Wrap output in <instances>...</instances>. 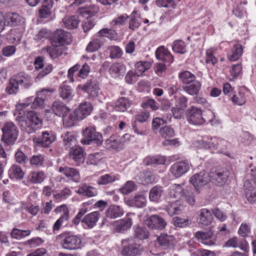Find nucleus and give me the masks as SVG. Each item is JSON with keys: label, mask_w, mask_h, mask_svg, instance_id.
Masks as SVG:
<instances>
[{"label": "nucleus", "mask_w": 256, "mask_h": 256, "mask_svg": "<svg viewBox=\"0 0 256 256\" xmlns=\"http://www.w3.org/2000/svg\"><path fill=\"white\" fill-rule=\"evenodd\" d=\"M176 241L173 236L162 234L156 238V244L162 250H170L174 248Z\"/></svg>", "instance_id": "9b49d317"}, {"label": "nucleus", "mask_w": 256, "mask_h": 256, "mask_svg": "<svg viewBox=\"0 0 256 256\" xmlns=\"http://www.w3.org/2000/svg\"><path fill=\"white\" fill-rule=\"evenodd\" d=\"M163 192L162 187L158 186H154L150 191V200L152 202H158Z\"/></svg>", "instance_id": "de8ad7c7"}, {"label": "nucleus", "mask_w": 256, "mask_h": 256, "mask_svg": "<svg viewBox=\"0 0 256 256\" xmlns=\"http://www.w3.org/2000/svg\"><path fill=\"white\" fill-rule=\"evenodd\" d=\"M22 19V17L16 13L8 12L4 16V22L6 24L14 26L18 24Z\"/></svg>", "instance_id": "a19ab883"}, {"label": "nucleus", "mask_w": 256, "mask_h": 256, "mask_svg": "<svg viewBox=\"0 0 256 256\" xmlns=\"http://www.w3.org/2000/svg\"><path fill=\"white\" fill-rule=\"evenodd\" d=\"M97 36L98 38H102L104 40V38L113 40L116 38V34L114 30L108 28H102L98 32Z\"/></svg>", "instance_id": "bf43d9fd"}, {"label": "nucleus", "mask_w": 256, "mask_h": 256, "mask_svg": "<svg viewBox=\"0 0 256 256\" xmlns=\"http://www.w3.org/2000/svg\"><path fill=\"white\" fill-rule=\"evenodd\" d=\"M105 146L110 150H120L122 148L123 141L117 136H112L106 140Z\"/></svg>", "instance_id": "a878e982"}, {"label": "nucleus", "mask_w": 256, "mask_h": 256, "mask_svg": "<svg viewBox=\"0 0 256 256\" xmlns=\"http://www.w3.org/2000/svg\"><path fill=\"white\" fill-rule=\"evenodd\" d=\"M54 90L50 88H42L36 92L37 96L33 98V97H30L26 98L22 102L19 103L16 106V110L18 111L26 108L30 106V108L36 109L42 108L44 106L45 100L43 98L44 92H52Z\"/></svg>", "instance_id": "f03ea898"}, {"label": "nucleus", "mask_w": 256, "mask_h": 256, "mask_svg": "<svg viewBox=\"0 0 256 256\" xmlns=\"http://www.w3.org/2000/svg\"><path fill=\"white\" fill-rule=\"evenodd\" d=\"M62 22L66 28L68 29H74L77 28L80 22V20L75 16H66L62 19Z\"/></svg>", "instance_id": "3c124183"}, {"label": "nucleus", "mask_w": 256, "mask_h": 256, "mask_svg": "<svg viewBox=\"0 0 256 256\" xmlns=\"http://www.w3.org/2000/svg\"><path fill=\"white\" fill-rule=\"evenodd\" d=\"M230 144L228 141L218 138V142H216L215 153H224V152L230 146Z\"/></svg>", "instance_id": "338daca9"}, {"label": "nucleus", "mask_w": 256, "mask_h": 256, "mask_svg": "<svg viewBox=\"0 0 256 256\" xmlns=\"http://www.w3.org/2000/svg\"><path fill=\"white\" fill-rule=\"evenodd\" d=\"M58 172L74 182H78L80 180V174L74 168L60 166L58 168Z\"/></svg>", "instance_id": "4be33fe9"}, {"label": "nucleus", "mask_w": 256, "mask_h": 256, "mask_svg": "<svg viewBox=\"0 0 256 256\" xmlns=\"http://www.w3.org/2000/svg\"><path fill=\"white\" fill-rule=\"evenodd\" d=\"M110 74L114 78L122 76L126 72V68L124 64L115 62L111 65L109 69Z\"/></svg>", "instance_id": "4c0bfd02"}, {"label": "nucleus", "mask_w": 256, "mask_h": 256, "mask_svg": "<svg viewBox=\"0 0 256 256\" xmlns=\"http://www.w3.org/2000/svg\"><path fill=\"white\" fill-rule=\"evenodd\" d=\"M152 64L148 61H140L135 65V72L138 76H140L146 70H149Z\"/></svg>", "instance_id": "5fc2aeb1"}, {"label": "nucleus", "mask_w": 256, "mask_h": 256, "mask_svg": "<svg viewBox=\"0 0 256 256\" xmlns=\"http://www.w3.org/2000/svg\"><path fill=\"white\" fill-rule=\"evenodd\" d=\"M104 42V40L102 38L97 36L90 42L86 47V50L88 52H96L101 48Z\"/></svg>", "instance_id": "e433bc0d"}, {"label": "nucleus", "mask_w": 256, "mask_h": 256, "mask_svg": "<svg viewBox=\"0 0 256 256\" xmlns=\"http://www.w3.org/2000/svg\"><path fill=\"white\" fill-rule=\"evenodd\" d=\"M198 220L200 224L208 226L213 220L212 212L207 208H202L198 212Z\"/></svg>", "instance_id": "5701e85b"}, {"label": "nucleus", "mask_w": 256, "mask_h": 256, "mask_svg": "<svg viewBox=\"0 0 256 256\" xmlns=\"http://www.w3.org/2000/svg\"><path fill=\"white\" fill-rule=\"evenodd\" d=\"M144 161L145 164L148 166L153 164H164L166 161V158L165 156L160 155L152 156H148L144 158Z\"/></svg>", "instance_id": "09e8293b"}, {"label": "nucleus", "mask_w": 256, "mask_h": 256, "mask_svg": "<svg viewBox=\"0 0 256 256\" xmlns=\"http://www.w3.org/2000/svg\"><path fill=\"white\" fill-rule=\"evenodd\" d=\"M146 203V198L143 194L136 195L128 201L129 206L138 208L145 206Z\"/></svg>", "instance_id": "c9c22d12"}, {"label": "nucleus", "mask_w": 256, "mask_h": 256, "mask_svg": "<svg viewBox=\"0 0 256 256\" xmlns=\"http://www.w3.org/2000/svg\"><path fill=\"white\" fill-rule=\"evenodd\" d=\"M2 130V140L8 146L14 144L18 136V130L16 124L11 122H6Z\"/></svg>", "instance_id": "20e7f679"}, {"label": "nucleus", "mask_w": 256, "mask_h": 256, "mask_svg": "<svg viewBox=\"0 0 256 256\" xmlns=\"http://www.w3.org/2000/svg\"><path fill=\"white\" fill-rule=\"evenodd\" d=\"M69 108L60 100H56L52 106V112L57 116H62L66 112H69Z\"/></svg>", "instance_id": "72a5a7b5"}, {"label": "nucleus", "mask_w": 256, "mask_h": 256, "mask_svg": "<svg viewBox=\"0 0 256 256\" xmlns=\"http://www.w3.org/2000/svg\"><path fill=\"white\" fill-rule=\"evenodd\" d=\"M132 220L129 217H125L122 219L116 221L114 226L115 230L118 232H124L129 230L132 226Z\"/></svg>", "instance_id": "412c9836"}, {"label": "nucleus", "mask_w": 256, "mask_h": 256, "mask_svg": "<svg viewBox=\"0 0 256 256\" xmlns=\"http://www.w3.org/2000/svg\"><path fill=\"white\" fill-rule=\"evenodd\" d=\"M210 180L209 175L208 176L204 171H202L192 176L190 179V182L196 190L198 191V189L197 188V187L206 184Z\"/></svg>", "instance_id": "2eb2a0df"}, {"label": "nucleus", "mask_w": 256, "mask_h": 256, "mask_svg": "<svg viewBox=\"0 0 256 256\" xmlns=\"http://www.w3.org/2000/svg\"><path fill=\"white\" fill-rule=\"evenodd\" d=\"M97 36L98 38H102L104 40V38L113 40L116 38V34L114 30L108 28H102L98 32Z\"/></svg>", "instance_id": "680f3d73"}, {"label": "nucleus", "mask_w": 256, "mask_h": 256, "mask_svg": "<svg viewBox=\"0 0 256 256\" xmlns=\"http://www.w3.org/2000/svg\"><path fill=\"white\" fill-rule=\"evenodd\" d=\"M230 176L229 171L226 168H214L209 173L210 180L218 186H223Z\"/></svg>", "instance_id": "39448f33"}, {"label": "nucleus", "mask_w": 256, "mask_h": 256, "mask_svg": "<svg viewBox=\"0 0 256 256\" xmlns=\"http://www.w3.org/2000/svg\"><path fill=\"white\" fill-rule=\"evenodd\" d=\"M76 192L80 195L88 198L95 196L98 194V191L94 187L88 186L86 184L80 186Z\"/></svg>", "instance_id": "c85d7f7f"}, {"label": "nucleus", "mask_w": 256, "mask_h": 256, "mask_svg": "<svg viewBox=\"0 0 256 256\" xmlns=\"http://www.w3.org/2000/svg\"><path fill=\"white\" fill-rule=\"evenodd\" d=\"M62 248L68 250H76L82 246L80 238L76 235L66 236L61 242Z\"/></svg>", "instance_id": "1a4fd4ad"}, {"label": "nucleus", "mask_w": 256, "mask_h": 256, "mask_svg": "<svg viewBox=\"0 0 256 256\" xmlns=\"http://www.w3.org/2000/svg\"><path fill=\"white\" fill-rule=\"evenodd\" d=\"M31 230H22L14 228L10 232L12 237L16 240H21L25 237L29 236L31 234Z\"/></svg>", "instance_id": "6e6d98bb"}, {"label": "nucleus", "mask_w": 256, "mask_h": 256, "mask_svg": "<svg viewBox=\"0 0 256 256\" xmlns=\"http://www.w3.org/2000/svg\"><path fill=\"white\" fill-rule=\"evenodd\" d=\"M184 190L180 184H174L168 190V196L170 198L176 200L180 199L184 194Z\"/></svg>", "instance_id": "c756f323"}, {"label": "nucleus", "mask_w": 256, "mask_h": 256, "mask_svg": "<svg viewBox=\"0 0 256 256\" xmlns=\"http://www.w3.org/2000/svg\"><path fill=\"white\" fill-rule=\"evenodd\" d=\"M20 90V86L14 77L13 76L8 80V85L6 88L5 92L10 95L17 94Z\"/></svg>", "instance_id": "ea45409f"}, {"label": "nucleus", "mask_w": 256, "mask_h": 256, "mask_svg": "<svg viewBox=\"0 0 256 256\" xmlns=\"http://www.w3.org/2000/svg\"><path fill=\"white\" fill-rule=\"evenodd\" d=\"M201 84L195 80L192 84L183 86L184 90L191 96L197 95L200 89Z\"/></svg>", "instance_id": "8fccbe9b"}, {"label": "nucleus", "mask_w": 256, "mask_h": 256, "mask_svg": "<svg viewBox=\"0 0 256 256\" xmlns=\"http://www.w3.org/2000/svg\"><path fill=\"white\" fill-rule=\"evenodd\" d=\"M226 247L239 248L241 250L246 252L248 249V243L244 239L240 240L236 236L229 239L224 244Z\"/></svg>", "instance_id": "aec40b11"}, {"label": "nucleus", "mask_w": 256, "mask_h": 256, "mask_svg": "<svg viewBox=\"0 0 256 256\" xmlns=\"http://www.w3.org/2000/svg\"><path fill=\"white\" fill-rule=\"evenodd\" d=\"M146 224L152 229L162 230L166 226V222L164 219L158 216L152 215L146 222Z\"/></svg>", "instance_id": "dca6fc26"}, {"label": "nucleus", "mask_w": 256, "mask_h": 256, "mask_svg": "<svg viewBox=\"0 0 256 256\" xmlns=\"http://www.w3.org/2000/svg\"><path fill=\"white\" fill-rule=\"evenodd\" d=\"M124 214L123 210L120 206L116 205L110 206L106 212V216L110 218H115Z\"/></svg>", "instance_id": "603ef678"}, {"label": "nucleus", "mask_w": 256, "mask_h": 256, "mask_svg": "<svg viewBox=\"0 0 256 256\" xmlns=\"http://www.w3.org/2000/svg\"><path fill=\"white\" fill-rule=\"evenodd\" d=\"M186 117L188 124L194 126H201L206 122H209L212 126L218 123L212 111L204 112L201 108L194 106H191L186 110Z\"/></svg>", "instance_id": "f257e3e1"}, {"label": "nucleus", "mask_w": 256, "mask_h": 256, "mask_svg": "<svg viewBox=\"0 0 256 256\" xmlns=\"http://www.w3.org/2000/svg\"><path fill=\"white\" fill-rule=\"evenodd\" d=\"M251 175L254 177V184L250 180H246L244 183V192L245 196L250 202L253 203L256 202V168L251 170Z\"/></svg>", "instance_id": "6e6552de"}, {"label": "nucleus", "mask_w": 256, "mask_h": 256, "mask_svg": "<svg viewBox=\"0 0 256 256\" xmlns=\"http://www.w3.org/2000/svg\"><path fill=\"white\" fill-rule=\"evenodd\" d=\"M244 48L240 44H236L232 48L230 52L228 54V60L235 62L238 60L242 56Z\"/></svg>", "instance_id": "473e14b6"}, {"label": "nucleus", "mask_w": 256, "mask_h": 256, "mask_svg": "<svg viewBox=\"0 0 256 256\" xmlns=\"http://www.w3.org/2000/svg\"><path fill=\"white\" fill-rule=\"evenodd\" d=\"M179 78L181 82L184 84H190L195 81V76L188 71H184L180 72Z\"/></svg>", "instance_id": "13d9d810"}, {"label": "nucleus", "mask_w": 256, "mask_h": 256, "mask_svg": "<svg viewBox=\"0 0 256 256\" xmlns=\"http://www.w3.org/2000/svg\"><path fill=\"white\" fill-rule=\"evenodd\" d=\"M99 10V8L96 5L86 4L79 8L78 12L82 16H88L86 17L94 18L93 16L98 13Z\"/></svg>", "instance_id": "bb28decb"}, {"label": "nucleus", "mask_w": 256, "mask_h": 256, "mask_svg": "<svg viewBox=\"0 0 256 256\" xmlns=\"http://www.w3.org/2000/svg\"><path fill=\"white\" fill-rule=\"evenodd\" d=\"M46 50L52 58H56L60 56L64 50V48L62 46H52L46 48Z\"/></svg>", "instance_id": "49530a36"}, {"label": "nucleus", "mask_w": 256, "mask_h": 256, "mask_svg": "<svg viewBox=\"0 0 256 256\" xmlns=\"http://www.w3.org/2000/svg\"><path fill=\"white\" fill-rule=\"evenodd\" d=\"M232 102L238 106H242L246 102V97L244 92L240 91L238 94H235L232 98Z\"/></svg>", "instance_id": "69168bd1"}, {"label": "nucleus", "mask_w": 256, "mask_h": 256, "mask_svg": "<svg viewBox=\"0 0 256 256\" xmlns=\"http://www.w3.org/2000/svg\"><path fill=\"white\" fill-rule=\"evenodd\" d=\"M60 97L66 100H70L74 96V92L72 89L69 86H68L66 82H64L60 88Z\"/></svg>", "instance_id": "2f4dec72"}, {"label": "nucleus", "mask_w": 256, "mask_h": 256, "mask_svg": "<svg viewBox=\"0 0 256 256\" xmlns=\"http://www.w3.org/2000/svg\"><path fill=\"white\" fill-rule=\"evenodd\" d=\"M56 136L52 131L42 132L41 136L34 138V141L38 145L42 147L47 148L56 140Z\"/></svg>", "instance_id": "f8f14e48"}, {"label": "nucleus", "mask_w": 256, "mask_h": 256, "mask_svg": "<svg viewBox=\"0 0 256 256\" xmlns=\"http://www.w3.org/2000/svg\"><path fill=\"white\" fill-rule=\"evenodd\" d=\"M118 178L114 174H105L98 178L96 182L99 185H106L112 183Z\"/></svg>", "instance_id": "4d7b16f0"}, {"label": "nucleus", "mask_w": 256, "mask_h": 256, "mask_svg": "<svg viewBox=\"0 0 256 256\" xmlns=\"http://www.w3.org/2000/svg\"><path fill=\"white\" fill-rule=\"evenodd\" d=\"M61 137L64 145L66 148H72L76 146V140L72 132H66L63 133Z\"/></svg>", "instance_id": "f704fd0d"}, {"label": "nucleus", "mask_w": 256, "mask_h": 256, "mask_svg": "<svg viewBox=\"0 0 256 256\" xmlns=\"http://www.w3.org/2000/svg\"><path fill=\"white\" fill-rule=\"evenodd\" d=\"M8 176L11 179L21 180L24 176V172L21 167L17 164L12 165L8 170Z\"/></svg>", "instance_id": "79ce46f5"}, {"label": "nucleus", "mask_w": 256, "mask_h": 256, "mask_svg": "<svg viewBox=\"0 0 256 256\" xmlns=\"http://www.w3.org/2000/svg\"><path fill=\"white\" fill-rule=\"evenodd\" d=\"M53 4L52 0H44L38 10L39 16L42 18H48L51 14V8Z\"/></svg>", "instance_id": "7c9ffc66"}, {"label": "nucleus", "mask_w": 256, "mask_h": 256, "mask_svg": "<svg viewBox=\"0 0 256 256\" xmlns=\"http://www.w3.org/2000/svg\"><path fill=\"white\" fill-rule=\"evenodd\" d=\"M138 180L142 184H152L155 180V176L150 171H144L140 174Z\"/></svg>", "instance_id": "37998d69"}, {"label": "nucleus", "mask_w": 256, "mask_h": 256, "mask_svg": "<svg viewBox=\"0 0 256 256\" xmlns=\"http://www.w3.org/2000/svg\"><path fill=\"white\" fill-rule=\"evenodd\" d=\"M62 118L64 126L66 128L73 126L74 124V122L78 120L74 111L71 112L70 109H69L68 112H66L62 116Z\"/></svg>", "instance_id": "a18cd8bd"}, {"label": "nucleus", "mask_w": 256, "mask_h": 256, "mask_svg": "<svg viewBox=\"0 0 256 256\" xmlns=\"http://www.w3.org/2000/svg\"><path fill=\"white\" fill-rule=\"evenodd\" d=\"M14 76L19 86H20L24 88H28L33 84L31 76L24 72H20Z\"/></svg>", "instance_id": "cd10ccee"}, {"label": "nucleus", "mask_w": 256, "mask_h": 256, "mask_svg": "<svg viewBox=\"0 0 256 256\" xmlns=\"http://www.w3.org/2000/svg\"><path fill=\"white\" fill-rule=\"evenodd\" d=\"M71 34L67 32L59 29L56 30L50 38L52 45L64 46L69 44L71 42Z\"/></svg>", "instance_id": "0eeeda50"}, {"label": "nucleus", "mask_w": 256, "mask_h": 256, "mask_svg": "<svg viewBox=\"0 0 256 256\" xmlns=\"http://www.w3.org/2000/svg\"><path fill=\"white\" fill-rule=\"evenodd\" d=\"M140 24L141 18L139 16H134L133 14L130 15L129 20V28L130 30H136L140 26Z\"/></svg>", "instance_id": "774afa93"}, {"label": "nucleus", "mask_w": 256, "mask_h": 256, "mask_svg": "<svg viewBox=\"0 0 256 256\" xmlns=\"http://www.w3.org/2000/svg\"><path fill=\"white\" fill-rule=\"evenodd\" d=\"M213 235V232L211 230L206 232L198 231L195 234L196 238L200 242L208 246H212L215 244V240L212 239Z\"/></svg>", "instance_id": "a211bd4d"}, {"label": "nucleus", "mask_w": 256, "mask_h": 256, "mask_svg": "<svg viewBox=\"0 0 256 256\" xmlns=\"http://www.w3.org/2000/svg\"><path fill=\"white\" fill-rule=\"evenodd\" d=\"M46 178L45 173L43 172H32L28 176L29 180L34 184L42 182Z\"/></svg>", "instance_id": "864d4df0"}, {"label": "nucleus", "mask_w": 256, "mask_h": 256, "mask_svg": "<svg viewBox=\"0 0 256 256\" xmlns=\"http://www.w3.org/2000/svg\"><path fill=\"white\" fill-rule=\"evenodd\" d=\"M143 248L139 244H132L124 246L122 254L123 256H137L142 254Z\"/></svg>", "instance_id": "6ab92c4d"}, {"label": "nucleus", "mask_w": 256, "mask_h": 256, "mask_svg": "<svg viewBox=\"0 0 256 256\" xmlns=\"http://www.w3.org/2000/svg\"><path fill=\"white\" fill-rule=\"evenodd\" d=\"M42 122V119L38 114L34 112L30 111L28 114L26 119H22L19 122V126L22 130L28 134L34 132L37 126Z\"/></svg>", "instance_id": "7ed1b4c3"}, {"label": "nucleus", "mask_w": 256, "mask_h": 256, "mask_svg": "<svg viewBox=\"0 0 256 256\" xmlns=\"http://www.w3.org/2000/svg\"><path fill=\"white\" fill-rule=\"evenodd\" d=\"M70 157L78 162H84V154L82 149L77 146L71 148L70 152Z\"/></svg>", "instance_id": "c03bdc74"}, {"label": "nucleus", "mask_w": 256, "mask_h": 256, "mask_svg": "<svg viewBox=\"0 0 256 256\" xmlns=\"http://www.w3.org/2000/svg\"><path fill=\"white\" fill-rule=\"evenodd\" d=\"M191 164L187 160L176 162L170 168V172L176 178H178L186 173L190 169Z\"/></svg>", "instance_id": "9d476101"}, {"label": "nucleus", "mask_w": 256, "mask_h": 256, "mask_svg": "<svg viewBox=\"0 0 256 256\" xmlns=\"http://www.w3.org/2000/svg\"><path fill=\"white\" fill-rule=\"evenodd\" d=\"M216 50L213 48L208 49L206 52V61L208 64L214 65L218 62V58L216 57Z\"/></svg>", "instance_id": "e2e57ef3"}, {"label": "nucleus", "mask_w": 256, "mask_h": 256, "mask_svg": "<svg viewBox=\"0 0 256 256\" xmlns=\"http://www.w3.org/2000/svg\"><path fill=\"white\" fill-rule=\"evenodd\" d=\"M172 48L175 52L181 54H184L186 52L185 42L181 40L174 41L172 46Z\"/></svg>", "instance_id": "0e129e2a"}, {"label": "nucleus", "mask_w": 256, "mask_h": 256, "mask_svg": "<svg viewBox=\"0 0 256 256\" xmlns=\"http://www.w3.org/2000/svg\"><path fill=\"white\" fill-rule=\"evenodd\" d=\"M130 103L128 98L122 97L113 104L114 109L118 112H124L128 109Z\"/></svg>", "instance_id": "58836bf2"}, {"label": "nucleus", "mask_w": 256, "mask_h": 256, "mask_svg": "<svg viewBox=\"0 0 256 256\" xmlns=\"http://www.w3.org/2000/svg\"><path fill=\"white\" fill-rule=\"evenodd\" d=\"M216 142H218V138L209 136L196 141V146L200 148L210 150L212 152L215 153Z\"/></svg>", "instance_id": "4468645a"}, {"label": "nucleus", "mask_w": 256, "mask_h": 256, "mask_svg": "<svg viewBox=\"0 0 256 256\" xmlns=\"http://www.w3.org/2000/svg\"><path fill=\"white\" fill-rule=\"evenodd\" d=\"M157 59L171 64L174 61V57L170 52L164 46L158 48L155 52Z\"/></svg>", "instance_id": "b1692460"}, {"label": "nucleus", "mask_w": 256, "mask_h": 256, "mask_svg": "<svg viewBox=\"0 0 256 256\" xmlns=\"http://www.w3.org/2000/svg\"><path fill=\"white\" fill-rule=\"evenodd\" d=\"M99 218V212H92L86 214L82 220V226L85 228H92L96 226Z\"/></svg>", "instance_id": "393cba45"}, {"label": "nucleus", "mask_w": 256, "mask_h": 256, "mask_svg": "<svg viewBox=\"0 0 256 256\" xmlns=\"http://www.w3.org/2000/svg\"><path fill=\"white\" fill-rule=\"evenodd\" d=\"M82 89L84 92L88 93L92 98L100 100L102 92L96 82H88L82 86Z\"/></svg>", "instance_id": "ddd939ff"}, {"label": "nucleus", "mask_w": 256, "mask_h": 256, "mask_svg": "<svg viewBox=\"0 0 256 256\" xmlns=\"http://www.w3.org/2000/svg\"><path fill=\"white\" fill-rule=\"evenodd\" d=\"M97 36L98 38H102L104 40V38L113 40L116 38V34L114 30L108 28H102L98 32Z\"/></svg>", "instance_id": "052dcab7"}, {"label": "nucleus", "mask_w": 256, "mask_h": 256, "mask_svg": "<svg viewBox=\"0 0 256 256\" xmlns=\"http://www.w3.org/2000/svg\"><path fill=\"white\" fill-rule=\"evenodd\" d=\"M92 110L91 104L85 102L80 104L79 106L74 110L78 120H82L88 116Z\"/></svg>", "instance_id": "f3484780"}, {"label": "nucleus", "mask_w": 256, "mask_h": 256, "mask_svg": "<svg viewBox=\"0 0 256 256\" xmlns=\"http://www.w3.org/2000/svg\"><path fill=\"white\" fill-rule=\"evenodd\" d=\"M84 138L81 140L82 144H90L94 142L98 146L100 145L102 142V135L96 131L92 126L87 127L83 132Z\"/></svg>", "instance_id": "423d86ee"}]
</instances>
